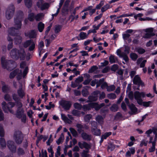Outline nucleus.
Here are the masks:
<instances>
[{
    "instance_id": "1",
    "label": "nucleus",
    "mask_w": 157,
    "mask_h": 157,
    "mask_svg": "<svg viewBox=\"0 0 157 157\" xmlns=\"http://www.w3.org/2000/svg\"><path fill=\"white\" fill-rule=\"evenodd\" d=\"M22 19L21 16H19L14 19V25L13 28H10L8 29L9 36L8 40L11 42L12 39L10 36V35H13L14 33L17 31V30L21 28V21Z\"/></svg>"
},
{
    "instance_id": "2",
    "label": "nucleus",
    "mask_w": 157,
    "mask_h": 157,
    "mask_svg": "<svg viewBox=\"0 0 157 157\" xmlns=\"http://www.w3.org/2000/svg\"><path fill=\"white\" fill-rule=\"evenodd\" d=\"M11 57L14 60H17L20 57L21 59H23L25 56L24 50L21 49L20 51L16 49H12L10 52Z\"/></svg>"
},
{
    "instance_id": "3",
    "label": "nucleus",
    "mask_w": 157,
    "mask_h": 157,
    "mask_svg": "<svg viewBox=\"0 0 157 157\" xmlns=\"http://www.w3.org/2000/svg\"><path fill=\"white\" fill-rule=\"evenodd\" d=\"M22 104L20 102L18 103V106L15 115L16 117L21 119L22 122H25L26 120V117L25 113V111L23 109L21 108Z\"/></svg>"
},
{
    "instance_id": "4",
    "label": "nucleus",
    "mask_w": 157,
    "mask_h": 157,
    "mask_svg": "<svg viewBox=\"0 0 157 157\" xmlns=\"http://www.w3.org/2000/svg\"><path fill=\"white\" fill-rule=\"evenodd\" d=\"M129 48L127 46H125L124 52H122L123 49L122 48H121L117 49L116 53L118 56L122 58L124 61L127 62L128 61V58L127 55L129 53Z\"/></svg>"
},
{
    "instance_id": "5",
    "label": "nucleus",
    "mask_w": 157,
    "mask_h": 157,
    "mask_svg": "<svg viewBox=\"0 0 157 157\" xmlns=\"http://www.w3.org/2000/svg\"><path fill=\"white\" fill-rule=\"evenodd\" d=\"M104 105V104L103 103L99 105L97 103L92 102L90 103L88 105H84L83 108L85 110H89L91 108H94L96 110H98Z\"/></svg>"
},
{
    "instance_id": "6",
    "label": "nucleus",
    "mask_w": 157,
    "mask_h": 157,
    "mask_svg": "<svg viewBox=\"0 0 157 157\" xmlns=\"http://www.w3.org/2000/svg\"><path fill=\"white\" fill-rule=\"evenodd\" d=\"M15 11V8L13 5H10L7 8L6 12V17L7 19H10L13 16Z\"/></svg>"
},
{
    "instance_id": "7",
    "label": "nucleus",
    "mask_w": 157,
    "mask_h": 157,
    "mask_svg": "<svg viewBox=\"0 0 157 157\" xmlns=\"http://www.w3.org/2000/svg\"><path fill=\"white\" fill-rule=\"evenodd\" d=\"M145 93L144 92H140L139 91H136L134 93L135 98L137 101L138 104L142 103V101L143 100L141 98L145 97Z\"/></svg>"
},
{
    "instance_id": "8",
    "label": "nucleus",
    "mask_w": 157,
    "mask_h": 157,
    "mask_svg": "<svg viewBox=\"0 0 157 157\" xmlns=\"http://www.w3.org/2000/svg\"><path fill=\"white\" fill-rule=\"evenodd\" d=\"M2 108L3 110L5 112H8L9 111L10 113H13L14 112L13 110H11L10 108L13 107L14 105V104L12 102H9L8 105L6 104L5 102H3L2 103Z\"/></svg>"
},
{
    "instance_id": "9",
    "label": "nucleus",
    "mask_w": 157,
    "mask_h": 157,
    "mask_svg": "<svg viewBox=\"0 0 157 157\" xmlns=\"http://www.w3.org/2000/svg\"><path fill=\"white\" fill-rule=\"evenodd\" d=\"M133 32V30L131 29H129L126 30L122 34V37L125 41H127L129 43L132 41V39L130 37L131 33Z\"/></svg>"
},
{
    "instance_id": "10",
    "label": "nucleus",
    "mask_w": 157,
    "mask_h": 157,
    "mask_svg": "<svg viewBox=\"0 0 157 157\" xmlns=\"http://www.w3.org/2000/svg\"><path fill=\"white\" fill-rule=\"evenodd\" d=\"M92 127L91 131L94 135L96 136H99L101 135V130L100 129L97 128V124L95 121L91 122Z\"/></svg>"
},
{
    "instance_id": "11",
    "label": "nucleus",
    "mask_w": 157,
    "mask_h": 157,
    "mask_svg": "<svg viewBox=\"0 0 157 157\" xmlns=\"http://www.w3.org/2000/svg\"><path fill=\"white\" fill-rule=\"evenodd\" d=\"M35 42H34L33 40H30L25 41L24 44V46L25 48L29 47V51H32L34 50L35 48Z\"/></svg>"
},
{
    "instance_id": "12",
    "label": "nucleus",
    "mask_w": 157,
    "mask_h": 157,
    "mask_svg": "<svg viewBox=\"0 0 157 157\" xmlns=\"http://www.w3.org/2000/svg\"><path fill=\"white\" fill-rule=\"evenodd\" d=\"M1 63L2 65V66L4 68H7V69H9V68H8V65L7 63L9 64V67L10 66V67H12L13 65H14V66H16V64L15 63V62H13V63L12 64L11 63V61H9L7 62L5 60V59L4 57H2L1 59Z\"/></svg>"
},
{
    "instance_id": "13",
    "label": "nucleus",
    "mask_w": 157,
    "mask_h": 157,
    "mask_svg": "<svg viewBox=\"0 0 157 157\" xmlns=\"http://www.w3.org/2000/svg\"><path fill=\"white\" fill-rule=\"evenodd\" d=\"M145 32H146L144 37L145 38H149L155 35V33L153 32V29L152 28H149L145 29Z\"/></svg>"
},
{
    "instance_id": "14",
    "label": "nucleus",
    "mask_w": 157,
    "mask_h": 157,
    "mask_svg": "<svg viewBox=\"0 0 157 157\" xmlns=\"http://www.w3.org/2000/svg\"><path fill=\"white\" fill-rule=\"evenodd\" d=\"M37 6L41 10L48 9L49 7V5L47 3H44L42 0H39Z\"/></svg>"
},
{
    "instance_id": "15",
    "label": "nucleus",
    "mask_w": 157,
    "mask_h": 157,
    "mask_svg": "<svg viewBox=\"0 0 157 157\" xmlns=\"http://www.w3.org/2000/svg\"><path fill=\"white\" fill-rule=\"evenodd\" d=\"M156 141V138H154L153 140L152 137H150L149 141V143H152V146L149 149V151L150 152L154 151L155 150V143Z\"/></svg>"
},
{
    "instance_id": "16",
    "label": "nucleus",
    "mask_w": 157,
    "mask_h": 157,
    "mask_svg": "<svg viewBox=\"0 0 157 157\" xmlns=\"http://www.w3.org/2000/svg\"><path fill=\"white\" fill-rule=\"evenodd\" d=\"M60 104L62 107L66 109H68L71 107V103L69 101L62 100L60 102Z\"/></svg>"
},
{
    "instance_id": "17",
    "label": "nucleus",
    "mask_w": 157,
    "mask_h": 157,
    "mask_svg": "<svg viewBox=\"0 0 157 157\" xmlns=\"http://www.w3.org/2000/svg\"><path fill=\"white\" fill-rule=\"evenodd\" d=\"M78 145L81 148H85L86 150H88L90 148V145L84 142H79L78 143Z\"/></svg>"
},
{
    "instance_id": "18",
    "label": "nucleus",
    "mask_w": 157,
    "mask_h": 157,
    "mask_svg": "<svg viewBox=\"0 0 157 157\" xmlns=\"http://www.w3.org/2000/svg\"><path fill=\"white\" fill-rule=\"evenodd\" d=\"M14 139L17 143L20 144L22 141L21 136V133L19 132H16L14 135Z\"/></svg>"
},
{
    "instance_id": "19",
    "label": "nucleus",
    "mask_w": 157,
    "mask_h": 157,
    "mask_svg": "<svg viewBox=\"0 0 157 157\" xmlns=\"http://www.w3.org/2000/svg\"><path fill=\"white\" fill-rule=\"evenodd\" d=\"M7 145L10 150L12 152H15L16 150V147L13 144V143L11 141H8L7 142Z\"/></svg>"
},
{
    "instance_id": "20",
    "label": "nucleus",
    "mask_w": 157,
    "mask_h": 157,
    "mask_svg": "<svg viewBox=\"0 0 157 157\" xmlns=\"http://www.w3.org/2000/svg\"><path fill=\"white\" fill-rule=\"evenodd\" d=\"M17 74L18 76H21L22 75V71L16 69L13 71L11 72L10 76V78H13Z\"/></svg>"
},
{
    "instance_id": "21",
    "label": "nucleus",
    "mask_w": 157,
    "mask_h": 157,
    "mask_svg": "<svg viewBox=\"0 0 157 157\" xmlns=\"http://www.w3.org/2000/svg\"><path fill=\"white\" fill-rule=\"evenodd\" d=\"M25 35L26 36H28L30 38H34L36 37V31L32 30L26 33Z\"/></svg>"
},
{
    "instance_id": "22",
    "label": "nucleus",
    "mask_w": 157,
    "mask_h": 157,
    "mask_svg": "<svg viewBox=\"0 0 157 157\" xmlns=\"http://www.w3.org/2000/svg\"><path fill=\"white\" fill-rule=\"evenodd\" d=\"M44 46V44L42 41H40L38 45L39 55L40 56L44 52L42 48Z\"/></svg>"
},
{
    "instance_id": "23",
    "label": "nucleus",
    "mask_w": 157,
    "mask_h": 157,
    "mask_svg": "<svg viewBox=\"0 0 157 157\" xmlns=\"http://www.w3.org/2000/svg\"><path fill=\"white\" fill-rule=\"evenodd\" d=\"M82 137V138L86 140H90L91 139V136L89 135L85 132H83L81 134Z\"/></svg>"
},
{
    "instance_id": "24",
    "label": "nucleus",
    "mask_w": 157,
    "mask_h": 157,
    "mask_svg": "<svg viewBox=\"0 0 157 157\" xmlns=\"http://www.w3.org/2000/svg\"><path fill=\"white\" fill-rule=\"evenodd\" d=\"M99 93V91H96L94 92V96H90L89 97V100L90 101H96L97 99V97L96 96Z\"/></svg>"
},
{
    "instance_id": "25",
    "label": "nucleus",
    "mask_w": 157,
    "mask_h": 157,
    "mask_svg": "<svg viewBox=\"0 0 157 157\" xmlns=\"http://www.w3.org/2000/svg\"><path fill=\"white\" fill-rule=\"evenodd\" d=\"M78 50V49L77 48H76L74 49L73 50L71 51L69 53V54H70L69 56V58H70L72 57H74L76 56L77 54L76 52Z\"/></svg>"
},
{
    "instance_id": "26",
    "label": "nucleus",
    "mask_w": 157,
    "mask_h": 157,
    "mask_svg": "<svg viewBox=\"0 0 157 157\" xmlns=\"http://www.w3.org/2000/svg\"><path fill=\"white\" fill-rule=\"evenodd\" d=\"M141 82L140 77L138 75H136L134 78L133 82L136 84L139 85Z\"/></svg>"
},
{
    "instance_id": "27",
    "label": "nucleus",
    "mask_w": 157,
    "mask_h": 157,
    "mask_svg": "<svg viewBox=\"0 0 157 157\" xmlns=\"http://www.w3.org/2000/svg\"><path fill=\"white\" fill-rule=\"evenodd\" d=\"M17 93L19 96L21 98H22L25 95V93L22 88V86L21 85L19 89L17 91Z\"/></svg>"
},
{
    "instance_id": "28",
    "label": "nucleus",
    "mask_w": 157,
    "mask_h": 157,
    "mask_svg": "<svg viewBox=\"0 0 157 157\" xmlns=\"http://www.w3.org/2000/svg\"><path fill=\"white\" fill-rule=\"evenodd\" d=\"M61 116L62 119L66 123L70 124L71 123V121L68 119L64 114L62 113L61 114Z\"/></svg>"
},
{
    "instance_id": "29",
    "label": "nucleus",
    "mask_w": 157,
    "mask_h": 157,
    "mask_svg": "<svg viewBox=\"0 0 157 157\" xmlns=\"http://www.w3.org/2000/svg\"><path fill=\"white\" fill-rule=\"evenodd\" d=\"M44 14L43 13H39L38 14L35 16V18L37 21H39L41 20L44 17Z\"/></svg>"
},
{
    "instance_id": "30",
    "label": "nucleus",
    "mask_w": 157,
    "mask_h": 157,
    "mask_svg": "<svg viewBox=\"0 0 157 157\" xmlns=\"http://www.w3.org/2000/svg\"><path fill=\"white\" fill-rule=\"evenodd\" d=\"M88 35L85 33L81 32L79 34V36L81 40H84L87 37Z\"/></svg>"
},
{
    "instance_id": "31",
    "label": "nucleus",
    "mask_w": 157,
    "mask_h": 157,
    "mask_svg": "<svg viewBox=\"0 0 157 157\" xmlns=\"http://www.w3.org/2000/svg\"><path fill=\"white\" fill-rule=\"evenodd\" d=\"M25 5L28 8L30 7L32 5V0H24Z\"/></svg>"
},
{
    "instance_id": "32",
    "label": "nucleus",
    "mask_w": 157,
    "mask_h": 157,
    "mask_svg": "<svg viewBox=\"0 0 157 157\" xmlns=\"http://www.w3.org/2000/svg\"><path fill=\"white\" fill-rule=\"evenodd\" d=\"M151 103V101H148L143 102V100H142V103H141L140 104H139L143 105V106L146 107H148L150 106Z\"/></svg>"
},
{
    "instance_id": "33",
    "label": "nucleus",
    "mask_w": 157,
    "mask_h": 157,
    "mask_svg": "<svg viewBox=\"0 0 157 157\" xmlns=\"http://www.w3.org/2000/svg\"><path fill=\"white\" fill-rule=\"evenodd\" d=\"M44 27V24L41 22H40L38 25V28L39 31L41 32Z\"/></svg>"
},
{
    "instance_id": "34",
    "label": "nucleus",
    "mask_w": 157,
    "mask_h": 157,
    "mask_svg": "<svg viewBox=\"0 0 157 157\" xmlns=\"http://www.w3.org/2000/svg\"><path fill=\"white\" fill-rule=\"evenodd\" d=\"M64 0H60L59 3V8L57 9L56 12V13L52 15V16L53 17L54 16H56L59 13V9L62 6Z\"/></svg>"
},
{
    "instance_id": "35",
    "label": "nucleus",
    "mask_w": 157,
    "mask_h": 157,
    "mask_svg": "<svg viewBox=\"0 0 157 157\" xmlns=\"http://www.w3.org/2000/svg\"><path fill=\"white\" fill-rule=\"evenodd\" d=\"M111 8V7L110 6V5L109 4H107L102 7L101 9V10L102 12H103L106 11L108 9Z\"/></svg>"
},
{
    "instance_id": "36",
    "label": "nucleus",
    "mask_w": 157,
    "mask_h": 157,
    "mask_svg": "<svg viewBox=\"0 0 157 157\" xmlns=\"http://www.w3.org/2000/svg\"><path fill=\"white\" fill-rule=\"evenodd\" d=\"M89 151L87 150H83L81 153V155L82 157H90V155L88 154Z\"/></svg>"
},
{
    "instance_id": "37",
    "label": "nucleus",
    "mask_w": 157,
    "mask_h": 157,
    "mask_svg": "<svg viewBox=\"0 0 157 157\" xmlns=\"http://www.w3.org/2000/svg\"><path fill=\"white\" fill-rule=\"evenodd\" d=\"M64 139V135L63 133H62L60 137L56 141V143L57 144H60L62 143L63 140Z\"/></svg>"
},
{
    "instance_id": "38",
    "label": "nucleus",
    "mask_w": 157,
    "mask_h": 157,
    "mask_svg": "<svg viewBox=\"0 0 157 157\" xmlns=\"http://www.w3.org/2000/svg\"><path fill=\"white\" fill-rule=\"evenodd\" d=\"M96 120L100 124H102L103 122V118L100 116H98L96 118Z\"/></svg>"
},
{
    "instance_id": "39",
    "label": "nucleus",
    "mask_w": 157,
    "mask_h": 157,
    "mask_svg": "<svg viewBox=\"0 0 157 157\" xmlns=\"http://www.w3.org/2000/svg\"><path fill=\"white\" fill-rule=\"evenodd\" d=\"M109 61L111 63H113L115 62L116 60V58L114 56L111 55L109 58Z\"/></svg>"
},
{
    "instance_id": "40",
    "label": "nucleus",
    "mask_w": 157,
    "mask_h": 157,
    "mask_svg": "<svg viewBox=\"0 0 157 157\" xmlns=\"http://www.w3.org/2000/svg\"><path fill=\"white\" fill-rule=\"evenodd\" d=\"M5 134V132L3 126L2 125L0 124V136L3 137Z\"/></svg>"
},
{
    "instance_id": "41",
    "label": "nucleus",
    "mask_w": 157,
    "mask_h": 157,
    "mask_svg": "<svg viewBox=\"0 0 157 157\" xmlns=\"http://www.w3.org/2000/svg\"><path fill=\"white\" fill-rule=\"evenodd\" d=\"M92 116L91 114H87L86 115L84 118L85 121L88 122L90 119L92 118Z\"/></svg>"
},
{
    "instance_id": "42",
    "label": "nucleus",
    "mask_w": 157,
    "mask_h": 157,
    "mask_svg": "<svg viewBox=\"0 0 157 157\" xmlns=\"http://www.w3.org/2000/svg\"><path fill=\"white\" fill-rule=\"evenodd\" d=\"M69 130L73 136H76L77 135V132L75 129L71 128Z\"/></svg>"
},
{
    "instance_id": "43",
    "label": "nucleus",
    "mask_w": 157,
    "mask_h": 157,
    "mask_svg": "<svg viewBox=\"0 0 157 157\" xmlns=\"http://www.w3.org/2000/svg\"><path fill=\"white\" fill-rule=\"evenodd\" d=\"M0 143L2 148H4L6 146L5 140L3 138H1L0 139Z\"/></svg>"
},
{
    "instance_id": "44",
    "label": "nucleus",
    "mask_w": 157,
    "mask_h": 157,
    "mask_svg": "<svg viewBox=\"0 0 157 157\" xmlns=\"http://www.w3.org/2000/svg\"><path fill=\"white\" fill-rule=\"evenodd\" d=\"M35 17L33 13H32L29 14L28 18L30 21H33Z\"/></svg>"
},
{
    "instance_id": "45",
    "label": "nucleus",
    "mask_w": 157,
    "mask_h": 157,
    "mask_svg": "<svg viewBox=\"0 0 157 157\" xmlns=\"http://www.w3.org/2000/svg\"><path fill=\"white\" fill-rule=\"evenodd\" d=\"M129 108L133 112L135 113L137 110V109L135 106L133 104H132L131 105H128Z\"/></svg>"
},
{
    "instance_id": "46",
    "label": "nucleus",
    "mask_w": 157,
    "mask_h": 157,
    "mask_svg": "<svg viewBox=\"0 0 157 157\" xmlns=\"http://www.w3.org/2000/svg\"><path fill=\"white\" fill-rule=\"evenodd\" d=\"M147 141L145 139L143 140L141 142L140 146L141 147H142L144 145L145 146H146L147 145Z\"/></svg>"
},
{
    "instance_id": "47",
    "label": "nucleus",
    "mask_w": 157,
    "mask_h": 157,
    "mask_svg": "<svg viewBox=\"0 0 157 157\" xmlns=\"http://www.w3.org/2000/svg\"><path fill=\"white\" fill-rule=\"evenodd\" d=\"M107 97L110 99H115L116 97V96L115 94L111 93L108 94L107 95Z\"/></svg>"
},
{
    "instance_id": "48",
    "label": "nucleus",
    "mask_w": 157,
    "mask_h": 157,
    "mask_svg": "<svg viewBox=\"0 0 157 157\" xmlns=\"http://www.w3.org/2000/svg\"><path fill=\"white\" fill-rule=\"evenodd\" d=\"M83 80V78L82 77H79L76 79L75 82L77 84H78L82 81Z\"/></svg>"
},
{
    "instance_id": "49",
    "label": "nucleus",
    "mask_w": 157,
    "mask_h": 157,
    "mask_svg": "<svg viewBox=\"0 0 157 157\" xmlns=\"http://www.w3.org/2000/svg\"><path fill=\"white\" fill-rule=\"evenodd\" d=\"M107 90L108 91H111L115 89V86L112 85L110 86H108L107 87Z\"/></svg>"
},
{
    "instance_id": "50",
    "label": "nucleus",
    "mask_w": 157,
    "mask_h": 157,
    "mask_svg": "<svg viewBox=\"0 0 157 157\" xmlns=\"http://www.w3.org/2000/svg\"><path fill=\"white\" fill-rule=\"evenodd\" d=\"M60 147L58 146L57 148V151L55 154L56 157H59L60 154Z\"/></svg>"
},
{
    "instance_id": "51",
    "label": "nucleus",
    "mask_w": 157,
    "mask_h": 157,
    "mask_svg": "<svg viewBox=\"0 0 157 157\" xmlns=\"http://www.w3.org/2000/svg\"><path fill=\"white\" fill-rule=\"evenodd\" d=\"M130 57L132 59L135 60L137 59L138 56L136 54L132 53L131 54Z\"/></svg>"
},
{
    "instance_id": "52",
    "label": "nucleus",
    "mask_w": 157,
    "mask_h": 157,
    "mask_svg": "<svg viewBox=\"0 0 157 157\" xmlns=\"http://www.w3.org/2000/svg\"><path fill=\"white\" fill-rule=\"evenodd\" d=\"M118 106L116 105H113L111 108V110L114 112L116 111L117 110Z\"/></svg>"
},
{
    "instance_id": "53",
    "label": "nucleus",
    "mask_w": 157,
    "mask_h": 157,
    "mask_svg": "<svg viewBox=\"0 0 157 157\" xmlns=\"http://www.w3.org/2000/svg\"><path fill=\"white\" fill-rule=\"evenodd\" d=\"M104 1H102L96 7V9H99L104 4Z\"/></svg>"
},
{
    "instance_id": "54",
    "label": "nucleus",
    "mask_w": 157,
    "mask_h": 157,
    "mask_svg": "<svg viewBox=\"0 0 157 157\" xmlns=\"http://www.w3.org/2000/svg\"><path fill=\"white\" fill-rule=\"evenodd\" d=\"M21 37L20 36H17L15 39V42L16 44L20 43L21 42Z\"/></svg>"
},
{
    "instance_id": "55",
    "label": "nucleus",
    "mask_w": 157,
    "mask_h": 157,
    "mask_svg": "<svg viewBox=\"0 0 157 157\" xmlns=\"http://www.w3.org/2000/svg\"><path fill=\"white\" fill-rule=\"evenodd\" d=\"M111 134V132H106L104 134V135L102 136V138L104 139H106L108 136H109Z\"/></svg>"
},
{
    "instance_id": "56",
    "label": "nucleus",
    "mask_w": 157,
    "mask_h": 157,
    "mask_svg": "<svg viewBox=\"0 0 157 157\" xmlns=\"http://www.w3.org/2000/svg\"><path fill=\"white\" fill-rule=\"evenodd\" d=\"M98 68L97 66H94L91 67V68L89 70V72L90 73H92L95 71Z\"/></svg>"
},
{
    "instance_id": "57",
    "label": "nucleus",
    "mask_w": 157,
    "mask_h": 157,
    "mask_svg": "<svg viewBox=\"0 0 157 157\" xmlns=\"http://www.w3.org/2000/svg\"><path fill=\"white\" fill-rule=\"evenodd\" d=\"M137 51L140 54H143L145 52V50L141 48H138Z\"/></svg>"
},
{
    "instance_id": "58",
    "label": "nucleus",
    "mask_w": 157,
    "mask_h": 157,
    "mask_svg": "<svg viewBox=\"0 0 157 157\" xmlns=\"http://www.w3.org/2000/svg\"><path fill=\"white\" fill-rule=\"evenodd\" d=\"M72 113L74 115L77 116H79L80 115L79 112L76 110H73L72 111Z\"/></svg>"
},
{
    "instance_id": "59",
    "label": "nucleus",
    "mask_w": 157,
    "mask_h": 157,
    "mask_svg": "<svg viewBox=\"0 0 157 157\" xmlns=\"http://www.w3.org/2000/svg\"><path fill=\"white\" fill-rule=\"evenodd\" d=\"M69 66H73L76 67H77L78 66V65L77 64H74L73 62L71 61L69 62L67 64V67H68Z\"/></svg>"
},
{
    "instance_id": "60",
    "label": "nucleus",
    "mask_w": 157,
    "mask_h": 157,
    "mask_svg": "<svg viewBox=\"0 0 157 157\" xmlns=\"http://www.w3.org/2000/svg\"><path fill=\"white\" fill-rule=\"evenodd\" d=\"M17 153L19 155H23L25 153V151L22 149L19 148L18 150Z\"/></svg>"
},
{
    "instance_id": "61",
    "label": "nucleus",
    "mask_w": 157,
    "mask_h": 157,
    "mask_svg": "<svg viewBox=\"0 0 157 157\" xmlns=\"http://www.w3.org/2000/svg\"><path fill=\"white\" fill-rule=\"evenodd\" d=\"M77 127L78 128V131L79 132H81L82 130V128H83L82 126L79 124H77Z\"/></svg>"
},
{
    "instance_id": "62",
    "label": "nucleus",
    "mask_w": 157,
    "mask_h": 157,
    "mask_svg": "<svg viewBox=\"0 0 157 157\" xmlns=\"http://www.w3.org/2000/svg\"><path fill=\"white\" fill-rule=\"evenodd\" d=\"M74 106L75 108L78 109H80L82 107L81 105L77 103H76L74 104Z\"/></svg>"
},
{
    "instance_id": "63",
    "label": "nucleus",
    "mask_w": 157,
    "mask_h": 157,
    "mask_svg": "<svg viewBox=\"0 0 157 157\" xmlns=\"http://www.w3.org/2000/svg\"><path fill=\"white\" fill-rule=\"evenodd\" d=\"M143 16V14L141 13H139L137 14L136 15H135L134 16V18L136 19H137L138 18L139 19V18Z\"/></svg>"
},
{
    "instance_id": "64",
    "label": "nucleus",
    "mask_w": 157,
    "mask_h": 157,
    "mask_svg": "<svg viewBox=\"0 0 157 157\" xmlns=\"http://www.w3.org/2000/svg\"><path fill=\"white\" fill-rule=\"evenodd\" d=\"M61 27L60 26H56L55 28V32L58 33L60 31L61 29Z\"/></svg>"
}]
</instances>
